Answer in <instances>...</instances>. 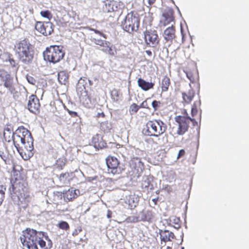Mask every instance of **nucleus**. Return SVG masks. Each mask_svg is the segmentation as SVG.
I'll return each instance as SVG.
<instances>
[{"label":"nucleus","instance_id":"1","mask_svg":"<svg viewBox=\"0 0 249 249\" xmlns=\"http://www.w3.org/2000/svg\"><path fill=\"white\" fill-rule=\"evenodd\" d=\"M3 135L5 142L11 143L9 145L7 144L5 146L8 155L12 156L15 154L13 144L24 160H28L31 158L34 140L31 133L27 129L21 126L13 132L12 127L7 125L4 127Z\"/></svg>","mask_w":249,"mask_h":249},{"label":"nucleus","instance_id":"2","mask_svg":"<svg viewBox=\"0 0 249 249\" xmlns=\"http://www.w3.org/2000/svg\"><path fill=\"white\" fill-rule=\"evenodd\" d=\"M22 233L20 239L24 249H50L52 247L51 241L44 232L27 228Z\"/></svg>","mask_w":249,"mask_h":249},{"label":"nucleus","instance_id":"3","mask_svg":"<svg viewBox=\"0 0 249 249\" xmlns=\"http://www.w3.org/2000/svg\"><path fill=\"white\" fill-rule=\"evenodd\" d=\"M11 183L12 186L11 198L15 204L20 205L29 196L26 180L20 173L15 172L11 178Z\"/></svg>","mask_w":249,"mask_h":249},{"label":"nucleus","instance_id":"4","mask_svg":"<svg viewBox=\"0 0 249 249\" xmlns=\"http://www.w3.org/2000/svg\"><path fill=\"white\" fill-rule=\"evenodd\" d=\"M15 51L18 59L24 63H28L33 58L34 51L27 39H24L17 43L15 45Z\"/></svg>","mask_w":249,"mask_h":249},{"label":"nucleus","instance_id":"5","mask_svg":"<svg viewBox=\"0 0 249 249\" xmlns=\"http://www.w3.org/2000/svg\"><path fill=\"white\" fill-rule=\"evenodd\" d=\"M166 125L160 120L148 121L145 127L142 129V133L148 136L159 137L164 133L166 130Z\"/></svg>","mask_w":249,"mask_h":249},{"label":"nucleus","instance_id":"6","mask_svg":"<svg viewBox=\"0 0 249 249\" xmlns=\"http://www.w3.org/2000/svg\"><path fill=\"white\" fill-rule=\"evenodd\" d=\"M65 52L61 45H52L47 47L43 52L46 61L53 64L60 62L64 58Z\"/></svg>","mask_w":249,"mask_h":249},{"label":"nucleus","instance_id":"7","mask_svg":"<svg viewBox=\"0 0 249 249\" xmlns=\"http://www.w3.org/2000/svg\"><path fill=\"white\" fill-rule=\"evenodd\" d=\"M140 19L138 13L131 11L127 13L122 23L123 29L129 33H133L139 29Z\"/></svg>","mask_w":249,"mask_h":249},{"label":"nucleus","instance_id":"8","mask_svg":"<svg viewBox=\"0 0 249 249\" xmlns=\"http://www.w3.org/2000/svg\"><path fill=\"white\" fill-rule=\"evenodd\" d=\"M176 122L178 124V128L173 135L177 137L184 135L188 131L190 122H194L195 119L189 116L178 115L175 118Z\"/></svg>","mask_w":249,"mask_h":249},{"label":"nucleus","instance_id":"9","mask_svg":"<svg viewBox=\"0 0 249 249\" xmlns=\"http://www.w3.org/2000/svg\"><path fill=\"white\" fill-rule=\"evenodd\" d=\"M130 166L134 178L140 177L144 169V165L139 158H133L130 161Z\"/></svg>","mask_w":249,"mask_h":249},{"label":"nucleus","instance_id":"10","mask_svg":"<svg viewBox=\"0 0 249 249\" xmlns=\"http://www.w3.org/2000/svg\"><path fill=\"white\" fill-rule=\"evenodd\" d=\"M36 30L44 36H47L53 32L54 25L51 22L36 21L35 24Z\"/></svg>","mask_w":249,"mask_h":249},{"label":"nucleus","instance_id":"11","mask_svg":"<svg viewBox=\"0 0 249 249\" xmlns=\"http://www.w3.org/2000/svg\"><path fill=\"white\" fill-rule=\"evenodd\" d=\"M144 38L146 44L152 47L156 46L160 41L157 32L155 30H146L144 32Z\"/></svg>","mask_w":249,"mask_h":249},{"label":"nucleus","instance_id":"12","mask_svg":"<svg viewBox=\"0 0 249 249\" xmlns=\"http://www.w3.org/2000/svg\"><path fill=\"white\" fill-rule=\"evenodd\" d=\"M108 172L113 175H118L121 173L119 161L115 157L108 156L106 159Z\"/></svg>","mask_w":249,"mask_h":249},{"label":"nucleus","instance_id":"13","mask_svg":"<svg viewBox=\"0 0 249 249\" xmlns=\"http://www.w3.org/2000/svg\"><path fill=\"white\" fill-rule=\"evenodd\" d=\"M0 77L3 82L4 87L7 89L12 94L14 93L15 88L13 83V78L10 74L6 71H3L0 73Z\"/></svg>","mask_w":249,"mask_h":249},{"label":"nucleus","instance_id":"14","mask_svg":"<svg viewBox=\"0 0 249 249\" xmlns=\"http://www.w3.org/2000/svg\"><path fill=\"white\" fill-rule=\"evenodd\" d=\"M105 5L103 7L105 12H112L119 11L122 8L123 3L121 2L113 0H106L104 1Z\"/></svg>","mask_w":249,"mask_h":249},{"label":"nucleus","instance_id":"15","mask_svg":"<svg viewBox=\"0 0 249 249\" xmlns=\"http://www.w3.org/2000/svg\"><path fill=\"white\" fill-rule=\"evenodd\" d=\"M40 104L38 98L35 95L32 94L29 98L28 108L30 112L36 113L39 112Z\"/></svg>","mask_w":249,"mask_h":249},{"label":"nucleus","instance_id":"16","mask_svg":"<svg viewBox=\"0 0 249 249\" xmlns=\"http://www.w3.org/2000/svg\"><path fill=\"white\" fill-rule=\"evenodd\" d=\"M174 11L171 9H168L164 11L162 16V18L160 20L161 23L163 26H166L174 20Z\"/></svg>","mask_w":249,"mask_h":249},{"label":"nucleus","instance_id":"17","mask_svg":"<svg viewBox=\"0 0 249 249\" xmlns=\"http://www.w3.org/2000/svg\"><path fill=\"white\" fill-rule=\"evenodd\" d=\"M80 195V191L78 189L70 188L63 193V197L66 201H72L77 198Z\"/></svg>","mask_w":249,"mask_h":249},{"label":"nucleus","instance_id":"18","mask_svg":"<svg viewBox=\"0 0 249 249\" xmlns=\"http://www.w3.org/2000/svg\"><path fill=\"white\" fill-rule=\"evenodd\" d=\"M159 234L160 235V239L161 244L162 242L166 243L169 241H172L173 239L175 238L174 233L169 230H160L159 231Z\"/></svg>","mask_w":249,"mask_h":249},{"label":"nucleus","instance_id":"19","mask_svg":"<svg viewBox=\"0 0 249 249\" xmlns=\"http://www.w3.org/2000/svg\"><path fill=\"white\" fill-rule=\"evenodd\" d=\"M91 142L92 145L97 149H102L106 147L107 145L106 142L99 134L94 136L92 138Z\"/></svg>","mask_w":249,"mask_h":249},{"label":"nucleus","instance_id":"20","mask_svg":"<svg viewBox=\"0 0 249 249\" xmlns=\"http://www.w3.org/2000/svg\"><path fill=\"white\" fill-rule=\"evenodd\" d=\"M79 100L81 103L86 107H90L91 104V98L88 94V92L86 90L81 91L79 95Z\"/></svg>","mask_w":249,"mask_h":249},{"label":"nucleus","instance_id":"21","mask_svg":"<svg viewBox=\"0 0 249 249\" xmlns=\"http://www.w3.org/2000/svg\"><path fill=\"white\" fill-rule=\"evenodd\" d=\"M163 36L167 42H172L176 37L175 28L173 25L164 30Z\"/></svg>","mask_w":249,"mask_h":249},{"label":"nucleus","instance_id":"22","mask_svg":"<svg viewBox=\"0 0 249 249\" xmlns=\"http://www.w3.org/2000/svg\"><path fill=\"white\" fill-rule=\"evenodd\" d=\"M72 173L66 172L60 174L59 179L63 185H67L72 179Z\"/></svg>","mask_w":249,"mask_h":249},{"label":"nucleus","instance_id":"23","mask_svg":"<svg viewBox=\"0 0 249 249\" xmlns=\"http://www.w3.org/2000/svg\"><path fill=\"white\" fill-rule=\"evenodd\" d=\"M138 86L143 90L147 91L152 89L154 86V84L152 82H148L144 79L140 78L138 80Z\"/></svg>","mask_w":249,"mask_h":249},{"label":"nucleus","instance_id":"24","mask_svg":"<svg viewBox=\"0 0 249 249\" xmlns=\"http://www.w3.org/2000/svg\"><path fill=\"white\" fill-rule=\"evenodd\" d=\"M186 74L187 77L192 83H197L198 82L199 75L196 70L188 71L186 72Z\"/></svg>","mask_w":249,"mask_h":249},{"label":"nucleus","instance_id":"25","mask_svg":"<svg viewBox=\"0 0 249 249\" xmlns=\"http://www.w3.org/2000/svg\"><path fill=\"white\" fill-rule=\"evenodd\" d=\"M182 96L184 102L187 104H189L194 97L195 91L193 89H190L187 92H182Z\"/></svg>","mask_w":249,"mask_h":249},{"label":"nucleus","instance_id":"26","mask_svg":"<svg viewBox=\"0 0 249 249\" xmlns=\"http://www.w3.org/2000/svg\"><path fill=\"white\" fill-rule=\"evenodd\" d=\"M170 79L167 75L163 76L161 80V88L162 92H166L168 90V88L170 85Z\"/></svg>","mask_w":249,"mask_h":249},{"label":"nucleus","instance_id":"27","mask_svg":"<svg viewBox=\"0 0 249 249\" xmlns=\"http://www.w3.org/2000/svg\"><path fill=\"white\" fill-rule=\"evenodd\" d=\"M111 123L107 121H106L102 122L100 124V128L105 133H107L110 132V130L112 129Z\"/></svg>","mask_w":249,"mask_h":249},{"label":"nucleus","instance_id":"28","mask_svg":"<svg viewBox=\"0 0 249 249\" xmlns=\"http://www.w3.org/2000/svg\"><path fill=\"white\" fill-rule=\"evenodd\" d=\"M170 225L176 229H179L181 226V221L179 217L172 216L170 219Z\"/></svg>","mask_w":249,"mask_h":249},{"label":"nucleus","instance_id":"29","mask_svg":"<svg viewBox=\"0 0 249 249\" xmlns=\"http://www.w3.org/2000/svg\"><path fill=\"white\" fill-rule=\"evenodd\" d=\"M90 40L92 42L100 47L104 46V44H106L107 41V40H102L97 36H92Z\"/></svg>","mask_w":249,"mask_h":249},{"label":"nucleus","instance_id":"30","mask_svg":"<svg viewBox=\"0 0 249 249\" xmlns=\"http://www.w3.org/2000/svg\"><path fill=\"white\" fill-rule=\"evenodd\" d=\"M58 79L60 83L65 84L66 82H68L69 77L64 71H60L58 74Z\"/></svg>","mask_w":249,"mask_h":249},{"label":"nucleus","instance_id":"31","mask_svg":"<svg viewBox=\"0 0 249 249\" xmlns=\"http://www.w3.org/2000/svg\"><path fill=\"white\" fill-rule=\"evenodd\" d=\"M66 161L65 158L63 157L59 158L56 161V167L59 169H62L66 164Z\"/></svg>","mask_w":249,"mask_h":249},{"label":"nucleus","instance_id":"32","mask_svg":"<svg viewBox=\"0 0 249 249\" xmlns=\"http://www.w3.org/2000/svg\"><path fill=\"white\" fill-rule=\"evenodd\" d=\"M40 15L45 18H46L49 20H50L53 18V15L51 11L49 10L41 11L40 13Z\"/></svg>","mask_w":249,"mask_h":249},{"label":"nucleus","instance_id":"33","mask_svg":"<svg viewBox=\"0 0 249 249\" xmlns=\"http://www.w3.org/2000/svg\"><path fill=\"white\" fill-rule=\"evenodd\" d=\"M58 227L63 230H68L70 229L69 224L66 221H61L58 223Z\"/></svg>","mask_w":249,"mask_h":249},{"label":"nucleus","instance_id":"34","mask_svg":"<svg viewBox=\"0 0 249 249\" xmlns=\"http://www.w3.org/2000/svg\"><path fill=\"white\" fill-rule=\"evenodd\" d=\"M139 109V106L135 103L132 104L129 108V112L131 114H133L137 112Z\"/></svg>","mask_w":249,"mask_h":249},{"label":"nucleus","instance_id":"35","mask_svg":"<svg viewBox=\"0 0 249 249\" xmlns=\"http://www.w3.org/2000/svg\"><path fill=\"white\" fill-rule=\"evenodd\" d=\"M126 221L127 222L135 223L139 221V217L135 216H130L126 218Z\"/></svg>","mask_w":249,"mask_h":249},{"label":"nucleus","instance_id":"36","mask_svg":"<svg viewBox=\"0 0 249 249\" xmlns=\"http://www.w3.org/2000/svg\"><path fill=\"white\" fill-rule=\"evenodd\" d=\"M198 111L196 105V103L195 102L193 105V107H192L191 109V115L193 117H194L197 114Z\"/></svg>","mask_w":249,"mask_h":249},{"label":"nucleus","instance_id":"37","mask_svg":"<svg viewBox=\"0 0 249 249\" xmlns=\"http://www.w3.org/2000/svg\"><path fill=\"white\" fill-rule=\"evenodd\" d=\"M160 104H161V103L160 101L154 100L152 103V106L153 107L154 110L156 111L158 110V109L160 107Z\"/></svg>","mask_w":249,"mask_h":249},{"label":"nucleus","instance_id":"38","mask_svg":"<svg viewBox=\"0 0 249 249\" xmlns=\"http://www.w3.org/2000/svg\"><path fill=\"white\" fill-rule=\"evenodd\" d=\"M27 80L28 81V82L32 84V85H35L36 83V80L32 76H29V75H27Z\"/></svg>","mask_w":249,"mask_h":249},{"label":"nucleus","instance_id":"39","mask_svg":"<svg viewBox=\"0 0 249 249\" xmlns=\"http://www.w3.org/2000/svg\"><path fill=\"white\" fill-rule=\"evenodd\" d=\"M91 30L93 31L95 33L98 34L99 36L103 37L105 39H107V35L104 34L103 33L100 32V31L94 29H91Z\"/></svg>","mask_w":249,"mask_h":249},{"label":"nucleus","instance_id":"40","mask_svg":"<svg viewBox=\"0 0 249 249\" xmlns=\"http://www.w3.org/2000/svg\"><path fill=\"white\" fill-rule=\"evenodd\" d=\"M106 53H108L111 56H114L115 55V51L112 49V46H109Z\"/></svg>","mask_w":249,"mask_h":249},{"label":"nucleus","instance_id":"41","mask_svg":"<svg viewBox=\"0 0 249 249\" xmlns=\"http://www.w3.org/2000/svg\"><path fill=\"white\" fill-rule=\"evenodd\" d=\"M110 44L109 42L107 41L106 43L104 44V46H101L102 47V51L106 53Z\"/></svg>","mask_w":249,"mask_h":249},{"label":"nucleus","instance_id":"42","mask_svg":"<svg viewBox=\"0 0 249 249\" xmlns=\"http://www.w3.org/2000/svg\"><path fill=\"white\" fill-rule=\"evenodd\" d=\"M185 154V151L184 149H181L179 151V152L177 156V159H179V158L184 156Z\"/></svg>","mask_w":249,"mask_h":249},{"label":"nucleus","instance_id":"43","mask_svg":"<svg viewBox=\"0 0 249 249\" xmlns=\"http://www.w3.org/2000/svg\"><path fill=\"white\" fill-rule=\"evenodd\" d=\"M87 78L85 77H81L80 79L79 80L78 83L80 84H82L83 86H84V83H86V81L87 80ZM84 90L85 89V87H84Z\"/></svg>","mask_w":249,"mask_h":249},{"label":"nucleus","instance_id":"44","mask_svg":"<svg viewBox=\"0 0 249 249\" xmlns=\"http://www.w3.org/2000/svg\"><path fill=\"white\" fill-rule=\"evenodd\" d=\"M6 188L3 185H0V195H5Z\"/></svg>","mask_w":249,"mask_h":249},{"label":"nucleus","instance_id":"45","mask_svg":"<svg viewBox=\"0 0 249 249\" xmlns=\"http://www.w3.org/2000/svg\"><path fill=\"white\" fill-rule=\"evenodd\" d=\"M68 112H69V114L71 115L72 117H75L78 116V114L75 111L68 110Z\"/></svg>","mask_w":249,"mask_h":249},{"label":"nucleus","instance_id":"46","mask_svg":"<svg viewBox=\"0 0 249 249\" xmlns=\"http://www.w3.org/2000/svg\"><path fill=\"white\" fill-rule=\"evenodd\" d=\"M9 62L10 64L13 66L15 67L16 65L15 61L14 60L13 58H9Z\"/></svg>","mask_w":249,"mask_h":249},{"label":"nucleus","instance_id":"47","mask_svg":"<svg viewBox=\"0 0 249 249\" xmlns=\"http://www.w3.org/2000/svg\"><path fill=\"white\" fill-rule=\"evenodd\" d=\"M112 213L110 210H108L107 212V216L108 218H110L112 217Z\"/></svg>","mask_w":249,"mask_h":249},{"label":"nucleus","instance_id":"48","mask_svg":"<svg viewBox=\"0 0 249 249\" xmlns=\"http://www.w3.org/2000/svg\"><path fill=\"white\" fill-rule=\"evenodd\" d=\"M4 198L5 195H0V206L1 205Z\"/></svg>","mask_w":249,"mask_h":249},{"label":"nucleus","instance_id":"49","mask_svg":"<svg viewBox=\"0 0 249 249\" xmlns=\"http://www.w3.org/2000/svg\"><path fill=\"white\" fill-rule=\"evenodd\" d=\"M147 214L148 216H150L152 215V213H151V212L150 211H147ZM146 220H147V221H149V220H150V219H151V218L150 217H149L148 218H147L146 217Z\"/></svg>","mask_w":249,"mask_h":249},{"label":"nucleus","instance_id":"50","mask_svg":"<svg viewBox=\"0 0 249 249\" xmlns=\"http://www.w3.org/2000/svg\"><path fill=\"white\" fill-rule=\"evenodd\" d=\"M155 1L156 0H148V2L150 6L154 4Z\"/></svg>","mask_w":249,"mask_h":249},{"label":"nucleus","instance_id":"51","mask_svg":"<svg viewBox=\"0 0 249 249\" xmlns=\"http://www.w3.org/2000/svg\"><path fill=\"white\" fill-rule=\"evenodd\" d=\"M145 53L149 56H152V52L150 50H146L145 51Z\"/></svg>","mask_w":249,"mask_h":249},{"label":"nucleus","instance_id":"52","mask_svg":"<svg viewBox=\"0 0 249 249\" xmlns=\"http://www.w3.org/2000/svg\"><path fill=\"white\" fill-rule=\"evenodd\" d=\"M158 200V197L156 198H153L152 200V201L154 202L155 205H156L157 204Z\"/></svg>","mask_w":249,"mask_h":249},{"label":"nucleus","instance_id":"53","mask_svg":"<svg viewBox=\"0 0 249 249\" xmlns=\"http://www.w3.org/2000/svg\"><path fill=\"white\" fill-rule=\"evenodd\" d=\"M0 157L1 158V159L4 160H5L6 159V157L5 155H3V154H0Z\"/></svg>","mask_w":249,"mask_h":249},{"label":"nucleus","instance_id":"54","mask_svg":"<svg viewBox=\"0 0 249 249\" xmlns=\"http://www.w3.org/2000/svg\"><path fill=\"white\" fill-rule=\"evenodd\" d=\"M79 25H80L79 24H77V25H76V24H74V26H72L71 27L72 28H74V29H79Z\"/></svg>","mask_w":249,"mask_h":249},{"label":"nucleus","instance_id":"55","mask_svg":"<svg viewBox=\"0 0 249 249\" xmlns=\"http://www.w3.org/2000/svg\"><path fill=\"white\" fill-rule=\"evenodd\" d=\"M105 116V114L103 112H102L101 113H98V114H97L98 117H99L100 116H101L102 117H104Z\"/></svg>","mask_w":249,"mask_h":249},{"label":"nucleus","instance_id":"56","mask_svg":"<svg viewBox=\"0 0 249 249\" xmlns=\"http://www.w3.org/2000/svg\"><path fill=\"white\" fill-rule=\"evenodd\" d=\"M89 81L90 85H92V82L90 80H89Z\"/></svg>","mask_w":249,"mask_h":249},{"label":"nucleus","instance_id":"57","mask_svg":"<svg viewBox=\"0 0 249 249\" xmlns=\"http://www.w3.org/2000/svg\"><path fill=\"white\" fill-rule=\"evenodd\" d=\"M166 249H172L171 247L168 246V247H167Z\"/></svg>","mask_w":249,"mask_h":249},{"label":"nucleus","instance_id":"58","mask_svg":"<svg viewBox=\"0 0 249 249\" xmlns=\"http://www.w3.org/2000/svg\"><path fill=\"white\" fill-rule=\"evenodd\" d=\"M148 187V185H145V188H146V187Z\"/></svg>","mask_w":249,"mask_h":249},{"label":"nucleus","instance_id":"59","mask_svg":"<svg viewBox=\"0 0 249 249\" xmlns=\"http://www.w3.org/2000/svg\"><path fill=\"white\" fill-rule=\"evenodd\" d=\"M15 170V166L13 167V170Z\"/></svg>","mask_w":249,"mask_h":249}]
</instances>
